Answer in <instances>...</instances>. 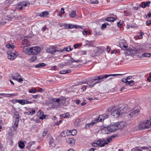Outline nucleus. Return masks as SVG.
<instances>
[{"label":"nucleus","instance_id":"nucleus-1","mask_svg":"<svg viewBox=\"0 0 151 151\" xmlns=\"http://www.w3.org/2000/svg\"><path fill=\"white\" fill-rule=\"evenodd\" d=\"M127 108L126 106L123 105L118 109L114 110L111 113V115L114 118H117L120 115L125 113L127 111Z\"/></svg>","mask_w":151,"mask_h":151},{"label":"nucleus","instance_id":"nucleus-2","mask_svg":"<svg viewBox=\"0 0 151 151\" xmlns=\"http://www.w3.org/2000/svg\"><path fill=\"white\" fill-rule=\"evenodd\" d=\"M109 116L106 114H104L102 115H100L96 119L93 120L92 122L89 124H87L86 125V127H88L91 126L93 125L94 124L96 123H98L99 122H101L102 120L108 118Z\"/></svg>","mask_w":151,"mask_h":151},{"label":"nucleus","instance_id":"nucleus-3","mask_svg":"<svg viewBox=\"0 0 151 151\" xmlns=\"http://www.w3.org/2000/svg\"><path fill=\"white\" fill-rule=\"evenodd\" d=\"M29 5V1H25L19 2L17 6V9L21 10L28 5Z\"/></svg>","mask_w":151,"mask_h":151},{"label":"nucleus","instance_id":"nucleus-4","mask_svg":"<svg viewBox=\"0 0 151 151\" xmlns=\"http://www.w3.org/2000/svg\"><path fill=\"white\" fill-rule=\"evenodd\" d=\"M52 108H57L60 105V102L58 98H53L51 100Z\"/></svg>","mask_w":151,"mask_h":151},{"label":"nucleus","instance_id":"nucleus-5","mask_svg":"<svg viewBox=\"0 0 151 151\" xmlns=\"http://www.w3.org/2000/svg\"><path fill=\"white\" fill-rule=\"evenodd\" d=\"M13 117L14 119V122H13L14 125L13 127L14 130L16 131L19 121V116L18 114H15L14 115Z\"/></svg>","mask_w":151,"mask_h":151},{"label":"nucleus","instance_id":"nucleus-6","mask_svg":"<svg viewBox=\"0 0 151 151\" xmlns=\"http://www.w3.org/2000/svg\"><path fill=\"white\" fill-rule=\"evenodd\" d=\"M7 53L8 59L11 60L15 59L17 55V52L13 50L11 51H8Z\"/></svg>","mask_w":151,"mask_h":151},{"label":"nucleus","instance_id":"nucleus-7","mask_svg":"<svg viewBox=\"0 0 151 151\" xmlns=\"http://www.w3.org/2000/svg\"><path fill=\"white\" fill-rule=\"evenodd\" d=\"M30 50L31 55H37L40 52L41 49L39 47H30Z\"/></svg>","mask_w":151,"mask_h":151},{"label":"nucleus","instance_id":"nucleus-8","mask_svg":"<svg viewBox=\"0 0 151 151\" xmlns=\"http://www.w3.org/2000/svg\"><path fill=\"white\" fill-rule=\"evenodd\" d=\"M108 127H109L108 129L110 130L111 132L118 130V128L116 122L111 123Z\"/></svg>","mask_w":151,"mask_h":151},{"label":"nucleus","instance_id":"nucleus-9","mask_svg":"<svg viewBox=\"0 0 151 151\" xmlns=\"http://www.w3.org/2000/svg\"><path fill=\"white\" fill-rule=\"evenodd\" d=\"M127 53L131 56H133L137 53V50L134 47L129 48L127 50Z\"/></svg>","mask_w":151,"mask_h":151},{"label":"nucleus","instance_id":"nucleus-10","mask_svg":"<svg viewBox=\"0 0 151 151\" xmlns=\"http://www.w3.org/2000/svg\"><path fill=\"white\" fill-rule=\"evenodd\" d=\"M13 79L17 81L19 83H21L23 81L21 76L18 73H16L13 76Z\"/></svg>","mask_w":151,"mask_h":151},{"label":"nucleus","instance_id":"nucleus-11","mask_svg":"<svg viewBox=\"0 0 151 151\" xmlns=\"http://www.w3.org/2000/svg\"><path fill=\"white\" fill-rule=\"evenodd\" d=\"M94 142L91 144L92 146L95 147H97L99 146L100 147H103L105 145L108 144V143L107 142Z\"/></svg>","mask_w":151,"mask_h":151},{"label":"nucleus","instance_id":"nucleus-12","mask_svg":"<svg viewBox=\"0 0 151 151\" xmlns=\"http://www.w3.org/2000/svg\"><path fill=\"white\" fill-rule=\"evenodd\" d=\"M118 128V129L124 128L127 125L126 123L125 122H116Z\"/></svg>","mask_w":151,"mask_h":151},{"label":"nucleus","instance_id":"nucleus-13","mask_svg":"<svg viewBox=\"0 0 151 151\" xmlns=\"http://www.w3.org/2000/svg\"><path fill=\"white\" fill-rule=\"evenodd\" d=\"M37 115L39 117L40 119H43L46 118V115L44 114V112L41 110H40L37 112Z\"/></svg>","mask_w":151,"mask_h":151},{"label":"nucleus","instance_id":"nucleus-14","mask_svg":"<svg viewBox=\"0 0 151 151\" xmlns=\"http://www.w3.org/2000/svg\"><path fill=\"white\" fill-rule=\"evenodd\" d=\"M22 44L24 46H28L30 45L29 42L27 40V37L26 36L25 37L24 39L23 40L22 42Z\"/></svg>","mask_w":151,"mask_h":151},{"label":"nucleus","instance_id":"nucleus-15","mask_svg":"<svg viewBox=\"0 0 151 151\" xmlns=\"http://www.w3.org/2000/svg\"><path fill=\"white\" fill-rule=\"evenodd\" d=\"M139 109H137L135 110L134 111L128 114L127 116L129 118L131 117L137 115L139 112Z\"/></svg>","mask_w":151,"mask_h":151},{"label":"nucleus","instance_id":"nucleus-16","mask_svg":"<svg viewBox=\"0 0 151 151\" xmlns=\"http://www.w3.org/2000/svg\"><path fill=\"white\" fill-rule=\"evenodd\" d=\"M109 77V76L107 74H106L103 75H100L97 77H95V78L93 79L95 81L99 80L104 78H106Z\"/></svg>","mask_w":151,"mask_h":151},{"label":"nucleus","instance_id":"nucleus-17","mask_svg":"<svg viewBox=\"0 0 151 151\" xmlns=\"http://www.w3.org/2000/svg\"><path fill=\"white\" fill-rule=\"evenodd\" d=\"M27 111L25 113V114H26L28 115H32L34 114L35 112V110L33 109L28 108L27 109Z\"/></svg>","mask_w":151,"mask_h":151},{"label":"nucleus","instance_id":"nucleus-18","mask_svg":"<svg viewBox=\"0 0 151 151\" xmlns=\"http://www.w3.org/2000/svg\"><path fill=\"white\" fill-rule=\"evenodd\" d=\"M146 128L148 129L151 127V119L147 120L143 122Z\"/></svg>","mask_w":151,"mask_h":151},{"label":"nucleus","instance_id":"nucleus-19","mask_svg":"<svg viewBox=\"0 0 151 151\" xmlns=\"http://www.w3.org/2000/svg\"><path fill=\"white\" fill-rule=\"evenodd\" d=\"M108 126L106 127H104L101 129V132L103 134H109L111 132L109 129H108Z\"/></svg>","mask_w":151,"mask_h":151},{"label":"nucleus","instance_id":"nucleus-20","mask_svg":"<svg viewBox=\"0 0 151 151\" xmlns=\"http://www.w3.org/2000/svg\"><path fill=\"white\" fill-rule=\"evenodd\" d=\"M46 51V52L47 53L55 55V48L53 47H49L47 49Z\"/></svg>","mask_w":151,"mask_h":151},{"label":"nucleus","instance_id":"nucleus-21","mask_svg":"<svg viewBox=\"0 0 151 151\" xmlns=\"http://www.w3.org/2000/svg\"><path fill=\"white\" fill-rule=\"evenodd\" d=\"M146 126H145L143 122L140 123L138 125V128L139 129L142 130L146 129Z\"/></svg>","mask_w":151,"mask_h":151},{"label":"nucleus","instance_id":"nucleus-22","mask_svg":"<svg viewBox=\"0 0 151 151\" xmlns=\"http://www.w3.org/2000/svg\"><path fill=\"white\" fill-rule=\"evenodd\" d=\"M23 52L28 55H31L30 47L24 48L23 49Z\"/></svg>","mask_w":151,"mask_h":151},{"label":"nucleus","instance_id":"nucleus-23","mask_svg":"<svg viewBox=\"0 0 151 151\" xmlns=\"http://www.w3.org/2000/svg\"><path fill=\"white\" fill-rule=\"evenodd\" d=\"M150 1H147L146 2H142L141 5L142 7L145 8L146 6H148L150 5Z\"/></svg>","mask_w":151,"mask_h":151},{"label":"nucleus","instance_id":"nucleus-24","mask_svg":"<svg viewBox=\"0 0 151 151\" xmlns=\"http://www.w3.org/2000/svg\"><path fill=\"white\" fill-rule=\"evenodd\" d=\"M82 28V26H79L76 25H73L71 24H69V29H72L73 28Z\"/></svg>","mask_w":151,"mask_h":151},{"label":"nucleus","instance_id":"nucleus-25","mask_svg":"<svg viewBox=\"0 0 151 151\" xmlns=\"http://www.w3.org/2000/svg\"><path fill=\"white\" fill-rule=\"evenodd\" d=\"M16 102L22 105H24L26 104V100L24 99H17L15 101Z\"/></svg>","mask_w":151,"mask_h":151},{"label":"nucleus","instance_id":"nucleus-26","mask_svg":"<svg viewBox=\"0 0 151 151\" xmlns=\"http://www.w3.org/2000/svg\"><path fill=\"white\" fill-rule=\"evenodd\" d=\"M138 55L139 56H140L141 58H142V57H150L151 55V54L150 53H143L142 54V55H140L139 54H138Z\"/></svg>","mask_w":151,"mask_h":151},{"label":"nucleus","instance_id":"nucleus-27","mask_svg":"<svg viewBox=\"0 0 151 151\" xmlns=\"http://www.w3.org/2000/svg\"><path fill=\"white\" fill-rule=\"evenodd\" d=\"M48 14V13L47 11H44L41 12L40 14V16L42 17H46Z\"/></svg>","mask_w":151,"mask_h":151},{"label":"nucleus","instance_id":"nucleus-28","mask_svg":"<svg viewBox=\"0 0 151 151\" xmlns=\"http://www.w3.org/2000/svg\"><path fill=\"white\" fill-rule=\"evenodd\" d=\"M116 19H117L116 17L114 18L108 17L106 19V20L108 22H114Z\"/></svg>","mask_w":151,"mask_h":151},{"label":"nucleus","instance_id":"nucleus-29","mask_svg":"<svg viewBox=\"0 0 151 151\" xmlns=\"http://www.w3.org/2000/svg\"><path fill=\"white\" fill-rule=\"evenodd\" d=\"M69 134L70 135H75L77 133V131L75 129H73L69 131Z\"/></svg>","mask_w":151,"mask_h":151},{"label":"nucleus","instance_id":"nucleus-30","mask_svg":"<svg viewBox=\"0 0 151 151\" xmlns=\"http://www.w3.org/2000/svg\"><path fill=\"white\" fill-rule=\"evenodd\" d=\"M45 65V64L44 63H41L35 66L36 68H41L43 67Z\"/></svg>","mask_w":151,"mask_h":151},{"label":"nucleus","instance_id":"nucleus-31","mask_svg":"<svg viewBox=\"0 0 151 151\" xmlns=\"http://www.w3.org/2000/svg\"><path fill=\"white\" fill-rule=\"evenodd\" d=\"M72 49V48H71L70 46H69L66 47H64L63 48V51H66L68 52L71 51Z\"/></svg>","mask_w":151,"mask_h":151},{"label":"nucleus","instance_id":"nucleus-32","mask_svg":"<svg viewBox=\"0 0 151 151\" xmlns=\"http://www.w3.org/2000/svg\"><path fill=\"white\" fill-rule=\"evenodd\" d=\"M81 122V120L80 119H77L75 122V126L76 127L78 126Z\"/></svg>","mask_w":151,"mask_h":151},{"label":"nucleus","instance_id":"nucleus-33","mask_svg":"<svg viewBox=\"0 0 151 151\" xmlns=\"http://www.w3.org/2000/svg\"><path fill=\"white\" fill-rule=\"evenodd\" d=\"M116 136L115 135H113L111 136L108 137L106 139L107 142H110Z\"/></svg>","mask_w":151,"mask_h":151},{"label":"nucleus","instance_id":"nucleus-34","mask_svg":"<svg viewBox=\"0 0 151 151\" xmlns=\"http://www.w3.org/2000/svg\"><path fill=\"white\" fill-rule=\"evenodd\" d=\"M18 146L21 149L23 148L24 147V142H19Z\"/></svg>","mask_w":151,"mask_h":151},{"label":"nucleus","instance_id":"nucleus-35","mask_svg":"<svg viewBox=\"0 0 151 151\" xmlns=\"http://www.w3.org/2000/svg\"><path fill=\"white\" fill-rule=\"evenodd\" d=\"M6 47L9 49H11L12 50L14 47V45H11V44L8 43L6 45Z\"/></svg>","mask_w":151,"mask_h":151},{"label":"nucleus","instance_id":"nucleus-36","mask_svg":"<svg viewBox=\"0 0 151 151\" xmlns=\"http://www.w3.org/2000/svg\"><path fill=\"white\" fill-rule=\"evenodd\" d=\"M86 45H88V46L93 47V44L92 41H87L86 42Z\"/></svg>","mask_w":151,"mask_h":151},{"label":"nucleus","instance_id":"nucleus-37","mask_svg":"<svg viewBox=\"0 0 151 151\" xmlns=\"http://www.w3.org/2000/svg\"><path fill=\"white\" fill-rule=\"evenodd\" d=\"M99 82L98 81H97L95 83H94L93 84H91V83L89 82L87 84L88 85H89V87L90 88H92L94 86L96 83H99Z\"/></svg>","mask_w":151,"mask_h":151},{"label":"nucleus","instance_id":"nucleus-38","mask_svg":"<svg viewBox=\"0 0 151 151\" xmlns=\"http://www.w3.org/2000/svg\"><path fill=\"white\" fill-rule=\"evenodd\" d=\"M70 15L71 17H74L76 15V12L75 11H73L70 14Z\"/></svg>","mask_w":151,"mask_h":151},{"label":"nucleus","instance_id":"nucleus-39","mask_svg":"<svg viewBox=\"0 0 151 151\" xmlns=\"http://www.w3.org/2000/svg\"><path fill=\"white\" fill-rule=\"evenodd\" d=\"M60 100V102L61 101L62 103H63L65 102V101L66 100V99L65 97H61L60 98H58Z\"/></svg>","mask_w":151,"mask_h":151},{"label":"nucleus","instance_id":"nucleus-40","mask_svg":"<svg viewBox=\"0 0 151 151\" xmlns=\"http://www.w3.org/2000/svg\"><path fill=\"white\" fill-rule=\"evenodd\" d=\"M127 85H129L131 86H133L134 84V82L132 80L127 82Z\"/></svg>","mask_w":151,"mask_h":151},{"label":"nucleus","instance_id":"nucleus-41","mask_svg":"<svg viewBox=\"0 0 151 151\" xmlns=\"http://www.w3.org/2000/svg\"><path fill=\"white\" fill-rule=\"evenodd\" d=\"M69 60H70V62H72V63H73V62L78 63L81 61V60L79 59H78L76 60H75L73 58H70V59Z\"/></svg>","mask_w":151,"mask_h":151},{"label":"nucleus","instance_id":"nucleus-42","mask_svg":"<svg viewBox=\"0 0 151 151\" xmlns=\"http://www.w3.org/2000/svg\"><path fill=\"white\" fill-rule=\"evenodd\" d=\"M37 59L36 57L35 56H32L30 59V62H32L35 61Z\"/></svg>","mask_w":151,"mask_h":151},{"label":"nucleus","instance_id":"nucleus-43","mask_svg":"<svg viewBox=\"0 0 151 151\" xmlns=\"http://www.w3.org/2000/svg\"><path fill=\"white\" fill-rule=\"evenodd\" d=\"M146 139L145 137H141L138 138L137 140L139 141H145L147 140Z\"/></svg>","mask_w":151,"mask_h":151},{"label":"nucleus","instance_id":"nucleus-44","mask_svg":"<svg viewBox=\"0 0 151 151\" xmlns=\"http://www.w3.org/2000/svg\"><path fill=\"white\" fill-rule=\"evenodd\" d=\"M108 25L109 24L107 22L105 23L104 24H102L101 27V29H104L106 28V26Z\"/></svg>","mask_w":151,"mask_h":151},{"label":"nucleus","instance_id":"nucleus-45","mask_svg":"<svg viewBox=\"0 0 151 151\" xmlns=\"http://www.w3.org/2000/svg\"><path fill=\"white\" fill-rule=\"evenodd\" d=\"M63 51V49H60V50H56L55 49V55H56L57 54V52H62Z\"/></svg>","mask_w":151,"mask_h":151},{"label":"nucleus","instance_id":"nucleus-46","mask_svg":"<svg viewBox=\"0 0 151 151\" xmlns=\"http://www.w3.org/2000/svg\"><path fill=\"white\" fill-rule=\"evenodd\" d=\"M87 32L88 30L86 29H84L82 32V33L83 35L86 36L87 35Z\"/></svg>","mask_w":151,"mask_h":151},{"label":"nucleus","instance_id":"nucleus-47","mask_svg":"<svg viewBox=\"0 0 151 151\" xmlns=\"http://www.w3.org/2000/svg\"><path fill=\"white\" fill-rule=\"evenodd\" d=\"M14 137V136H12V134H11V133H10V134H9V136H8V138H9V139H9L8 140L12 141L13 140L12 139H11L13 138Z\"/></svg>","mask_w":151,"mask_h":151},{"label":"nucleus","instance_id":"nucleus-48","mask_svg":"<svg viewBox=\"0 0 151 151\" xmlns=\"http://www.w3.org/2000/svg\"><path fill=\"white\" fill-rule=\"evenodd\" d=\"M140 34L138 36V39H140L142 37V35H144V33L143 32H140Z\"/></svg>","mask_w":151,"mask_h":151},{"label":"nucleus","instance_id":"nucleus-49","mask_svg":"<svg viewBox=\"0 0 151 151\" xmlns=\"http://www.w3.org/2000/svg\"><path fill=\"white\" fill-rule=\"evenodd\" d=\"M140 5L139 4L138 6H137L134 7L133 9L134 10H137L138 9H140Z\"/></svg>","mask_w":151,"mask_h":151},{"label":"nucleus","instance_id":"nucleus-50","mask_svg":"<svg viewBox=\"0 0 151 151\" xmlns=\"http://www.w3.org/2000/svg\"><path fill=\"white\" fill-rule=\"evenodd\" d=\"M122 74H107V75L109 76V77L111 76H122Z\"/></svg>","mask_w":151,"mask_h":151},{"label":"nucleus","instance_id":"nucleus-51","mask_svg":"<svg viewBox=\"0 0 151 151\" xmlns=\"http://www.w3.org/2000/svg\"><path fill=\"white\" fill-rule=\"evenodd\" d=\"M87 87H89V86H88V85H86V86H83L82 88V89L83 90V91H85Z\"/></svg>","mask_w":151,"mask_h":151},{"label":"nucleus","instance_id":"nucleus-52","mask_svg":"<svg viewBox=\"0 0 151 151\" xmlns=\"http://www.w3.org/2000/svg\"><path fill=\"white\" fill-rule=\"evenodd\" d=\"M67 141H68L69 142H72V141L75 142V140L72 137V138H68V140Z\"/></svg>","mask_w":151,"mask_h":151},{"label":"nucleus","instance_id":"nucleus-53","mask_svg":"<svg viewBox=\"0 0 151 151\" xmlns=\"http://www.w3.org/2000/svg\"><path fill=\"white\" fill-rule=\"evenodd\" d=\"M61 74H65L66 73V70H61L60 72Z\"/></svg>","mask_w":151,"mask_h":151},{"label":"nucleus","instance_id":"nucleus-54","mask_svg":"<svg viewBox=\"0 0 151 151\" xmlns=\"http://www.w3.org/2000/svg\"><path fill=\"white\" fill-rule=\"evenodd\" d=\"M64 26L65 28L69 29V24H65Z\"/></svg>","mask_w":151,"mask_h":151},{"label":"nucleus","instance_id":"nucleus-55","mask_svg":"<svg viewBox=\"0 0 151 151\" xmlns=\"http://www.w3.org/2000/svg\"><path fill=\"white\" fill-rule=\"evenodd\" d=\"M32 97L35 99H36L37 98H39L40 97V96L38 95H32Z\"/></svg>","mask_w":151,"mask_h":151},{"label":"nucleus","instance_id":"nucleus-56","mask_svg":"<svg viewBox=\"0 0 151 151\" xmlns=\"http://www.w3.org/2000/svg\"><path fill=\"white\" fill-rule=\"evenodd\" d=\"M127 47L125 45H123L122 46H121V48L123 50H125L126 49V48Z\"/></svg>","mask_w":151,"mask_h":151},{"label":"nucleus","instance_id":"nucleus-57","mask_svg":"<svg viewBox=\"0 0 151 151\" xmlns=\"http://www.w3.org/2000/svg\"><path fill=\"white\" fill-rule=\"evenodd\" d=\"M87 51H82L80 52V53L81 55H85L86 54Z\"/></svg>","mask_w":151,"mask_h":151},{"label":"nucleus","instance_id":"nucleus-58","mask_svg":"<svg viewBox=\"0 0 151 151\" xmlns=\"http://www.w3.org/2000/svg\"><path fill=\"white\" fill-rule=\"evenodd\" d=\"M124 13L126 16H129L130 14V13L128 12H124Z\"/></svg>","mask_w":151,"mask_h":151},{"label":"nucleus","instance_id":"nucleus-59","mask_svg":"<svg viewBox=\"0 0 151 151\" xmlns=\"http://www.w3.org/2000/svg\"><path fill=\"white\" fill-rule=\"evenodd\" d=\"M37 92V91L32 89L29 91V92L31 93H35Z\"/></svg>","mask_w":151,"mask_h":151},{"label":"nucleus","instance_id":"nucleus-60","mask_svg":"<svg viewBox=\"0 0 151 151\" xmlns=\"http://www.w3.org/2000/svg\"><path fill=\"white\" fill-rule=\"evenodd\" d=\"M151 24V21L150 20H147L146 22V24L147 26Z\"/></svg>","mask_w":151,"mask_h":151},{"label":"nucleus","instance_id":"nucleus-61","mask_svg":"<svg viewBox=\"0 0 151 151\" xmlns=\"http://www.w3.org/2000/svg\"><path fill=\"white\" fill-rule=\"evenodd\" d=\"M47 130H44V132L43 133L42 135L43 136H45V135H46V133H47Z\"/></svg>","mask_w":151,"mask_h":151},{"label":"nucleus","instance_id":"nucleus-62","mask_svg":"<svg viewBox=\"0 0 151 151\" xmlns=\"http://www.w3.org/2000/svg\"><path fill=\"white\" fill-rule=\"evenodd\" d=\"M99 2V1L97 0L93 1H91V3L92 4H97Z\"/></svg>","mask_w":151,"mask_h":151},{"label":"nucleus","instance_id":"nucleus-63","mask_svg":"<svg viewBox=\"0 0 151 151\" xmlns=\"http://www.w3.org/2000/svg\"><path fill=\"white\" fill-rule=\"evenodd\" d=\"M80 45L79 43H78V44H75L74 45V47L76 49L78 47L80 46Z\"/></svg>","mask_w":151,"mask_h":151},{"label":"nucleus","instance_id":"nucleus-64","mask_svg":"<svg viewBox=\"0 0 151 151\" xmlns=\"http://www.w3.org/2000/svg\"><path fill=\"white\" fill-rule=\"evenodd\" d=\"M147 80L150 82H151V73L149 75V77L148 78Z\"/></svg>","mask_w":151,"mask_h":151}]
</instances>
